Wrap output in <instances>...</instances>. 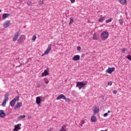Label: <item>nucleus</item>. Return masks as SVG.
Masks as SVG:
<instances>
[{
	"instance_id": "nucleus-44",
	"label": "nucleus",
	"mask_w": 131,
	"mask_h": 131,
	"mask_svg": "<svg viewBox=\"0 0 131 131\" xmlns=\"http://www.w3.org/2000/svg\"><path fill=\"white\" fill-rule=\"evenodd\" d=\"M111 112V111H108L107 113H110Z\"/></svg>"
},
{
	"instance_id": "nucleus-1",
	"label": "nucleus",
	"mask_w": 131,
	"mask_h": 131,
	"mask_svg": "<svg viewBox=\"0 0 131 131\" xmlns=\"http://www.w3.org/2000/svg\"><path fill=\"white\" fill-rule=\"evenodd\" d=\"M85 85H86V83H83V82H77L76 86L78 88L79 90H81V89H85Z\"/></svg>"
},
{
	"instance_id": "nucleus-24",
	"label": "nucleus",
	"mask_w": 131,
	"mask_h": 131,
	"mask_svg": "<svg viewBox=\"0 0 131 131\" xmlns=\"http://www.w3.org/2000/svg\"><path fill=\"white\" fill-rule=\"evenodd\" d=\"M105 20V17H100L98 21L99 22H103Z\"/></svg>"
},
{
	"instance_id": "nucleus-27",
	"label": "nucleus",
	"mask_w": 131,
	"mask_h": 131,
	"mask_svg": "<svg viewBox=\"0 0 131 131\" xmlns=\"http://www.w3.org/2000/svg\"><path fill=\"white\" fill-rule=\"evenodd\" d=\"M35 39H36V35H34L32 37V40H33V41H34Z\"/></svg>"
},
{
	"instance_id": "nucleus-5",
	"label": "nucleus",
	"mask_w": 131,
	"mask_h": 131,
	"mask_svg": "<svg viewBox=\"0 0 131 131\" xmlns=\"http://www.w3.org/2000/svg\"><path fill=\"white\" fill-rule=\"evenodd\" d=\"M20 36V33L19 32H16L13 38V41H16V40H17L18 39V36Z\"/></svg>"
},
{
	"instance_id": "nucleus-11",
	"label": "nucleus",
	"mask_w": 131,
	"mask_h": 131,
	"mask_svg": "<svg viewBox=\"0 0 131 131\" xmlns=\"http://www.w3.org/2000/svg\"><path fill=\"white\" fill-rule=\"evenodd\" d=\"M20 107H22V102H17L14 107V109L16 110L17 108H20Z\"/></svg>"
},
{
	"instance_id": "nucleus-41",
	"label": "nucleus",
	"mask_w": 131,
	"mask_h": 131,
	"mask_svg": "<svg viewBox=\"0 0 131 131\" xmlns=\"http://www.w3.org/2000/svg\"><path fill=\"white\" fill-rule=\"evenodd\" d=\"M36 86L39 88H40V85L39 84H37Z\"/></svg>"
},
{
	"instance_id": "nucleus-15",
	"label": "nucleus",
	"mask_w": 131,
	"mask_h": 131,
	"mask_svg": "<svg viewBox=\"0 0 131 131\" xmlns=\"http://www.w3.org/2000/svg\"><path fill=\"white\" fill-rule=\"evenodd\" d=\"M91 120L92 122H96L97 121V118H96V116H92Z\"/></svg>"
},
{
	"instance_id": "nucleus-3",
	"label": "nucleus",
	"mask_w": 131,
	"mask_h": 131,
	"mask_svg": "<svg viewBox=\"0 0 131 131\" xmlns=\"http://www.w3.org/2000/svg\"><path fill=\"white\" fill-rule=\"evenodd\" d=\"M9 98V93H6L5 94V99L3 100V102L2 103V106L3 107H5L6 106V104H7V100H8Z\"/></svg>"
},
{
	"instance_id": "nucleus-16",
	"label": "nucleus",
	"mask_w": 131,
	"mask_h": 131,
	"mask_svg": "<svg viewBox=\"0 0 131 131\" xmlns=\"http://www.w3.org/2000/svg\"><path fill=\"white\" fill-rule=\"evenodd\" d=\"M8 16H10V14L9 13H4L3 15L2 19L3 20H5V19H6Z\"/></svg>"
},
{
	"instance_id": "nucleus-25",
	"label": "nucleus",
	"mask_w": 131,
	"mask_h": 131,
	"mask_svg": "<svg viewBox=\"0 0 131 131\" xmlns=\"http://www.w3.org/2000/svg\"><path fill=\"white\" fill-rule=\"evenodd\" d=\"M73 21H74L73 18L71 17L70 18V22H69V25H70V24H72V23H73Z\"/></svg>"
},
{
	"instance_id": "nucleus-46",
	"label": "nucleus",
	"mask_w": 131,
	"mask_h": 131,
	"mask_svg": "<svg viewBox=\"0 0 131 131\" xmlns=\"http://www.w3.org/2000/svg\"><path fill=\"white\" fill-rule=\"evenodd\" d=\"M28 118H31V116H30V117H28Z\"/></svg>"
},
{
	"instance_id": "nucleus-40",
	"label": "nucleus",
	"mask_w": 131,
	"mask_h": 131,
	"mask_svg": "<svg viewBox=\"0 0 131 131\" xmlns=\"http://www.w3.org/2000/svg\"><path fill=\"white\" fill-rule=\"evenodd\" d=\"M108 115V113H105L104 115H103V116L104 117H106Z\"/></svg>"
},
{
	"instance_id": "nucleus-19",
	"label": "nucleus",
	"mask_w": 131,
	"mask_h": 131,
	"mask_svg": "<svg viewBox=\"0 0 131 131\" xmlns=\"http://www.w3.org/2000/svg\"><path fill=\"white\" fill-rule=\"evenodd\" d=\"M15 103H16V101L13 100H12L10 101V106L11 107H14V106H15Z\"/></svg>"
},
{
	"instance_id": "nucleus-9",
	"label": "nucleus",
	"mask_w": 131,
	"mask_h": 131,
	"mask_svg": "<svg viewBox=\"0 0 131 131\" xmlns=\"http://www.w3.org/2000/svg\"><path fill=\"white\" fill-rule=\"evenodd\" d=\"M80 59V56L79 55H75L73 58L72 60L73 61H78Z\"/></svg>"
},
{
	"instance_id": "nucleus-8",
	"label": "nucleus",
	"mask_w": 131,
	"mask_h": 131,
	"mask_svg": "<svg viewBox=\"0 0 131 131\" xmlns=\"http://www.w3.org/2000/svg\"><path fill=\"white\" fill-rule=\"evenodd\" d=\"M115 70V68H110L109 67L108 69L106 70L107 73H110V74H111Z\"/></svg>"
},
{
	"instance_id": "nucleus-29",
	"label": "nucleus",
	"mask_w": 131,
	"mask_h": 131,
	"mask_svg": "<svg viewBox=\"0 0 131 131\" xmlns=\"http://www.w3.org/2000/svg\"><path fill=\"white\" fill-rule=\"evenodd\" d=\"M15 102H16L17 100H19V96H16L15 98H14L13 99Z\"/></svg>"
},
{
	"instance_id": "nucleus-38",
	"label": "nucleus",
	"mask_w": 131,
	"mask_h": 131,
	"mask_svg": "<svg viewBox=\"0 0 131 131\" xmlns=\"http://www.w3.org/2000/svg\"><path fill=\"white\" fill-rule=\"evenodd\" d=\"M45 83H46L47 84H48V83H49V81H48V80L45 79Z\"/></svg>"
},
{
	"instance_id": "nucleus-2",
	"label": "nucleus",
	"mask_w": 131,
	"mask_h": 131,
	"mask_svg": "<svg viewBox=\"0 0 131 131\" xmlns=\"http://www.w3.org/2000/svg\"><path fill=\"white\" fill-rule=\"evenodd\" d=\"M51 51H52V44H50L48 48H47V49L46 50V51L44 52L43 54H42L41 55V57H43V56H45V55H48V53H50V52H51Z\"/></svg>"
},
{
	"instance_id": "nucleus-28",
	"label": "nucleus",
	"mask_w": 131,
	"mask_h": 131,
	"mask_svg": "<svg viewBox=\"0 0 131 131\" xmlns=\"http://www.w3.org/2000/svg\"><path fill=\"white\" fill-rule=\"evenodd\" d=\"M111 21H112V19L110 18L108 19H106L105 20V22H106V23H110V22H111Z\"/></svg>"
},
{
	"instance_id": "nucleus-14",
	"label": "nucleus",
	"mask_w": 131,
	"mask_h": 131,
	"mask_svg": "<svg viewBox=\"0 0 131 131\" xmlns=\"http://www.w3.org/2000/svg\"><path fill=\"white\" fill-rule=\"evenodd\" d=\"M47 75H49V72L47 70H45L44 72L41 74V77H43V76H47Z\"/></svg>"
},
{
	"instance_id": "nucleus-32",
	"label": "nucleus",
	"mask_w": 131,
	"mask_h": 131,
	"mask_svg": "<svg viewBox=\"0 0 131 131\" xmlns=\"http://www.w3.org/2000/svg\"><path fill=\"white\" fill-rule=\"evenodd\" d=\"M84 123V121L83 120H81L80 121V125L81 126H82V125Z\"/></svg>"
},
{
	"instance_id": "nucleus-30",
	"label": "nucleus",
	"mask_w": 131,
	"mask_h": 131,
	"mask_svg": "<svg viewBox=\"0 0 131 131\" xmlns=\"http://www.w3.org/2000/svg\"><path fill=\"white\" fill-rule=\"evenodd\" d=\"M61 131H67V130L64 128V126H62L61 128Z\"/></svg>"
},
{
	"instance_id": "nucleus-31",
	"label": "nucleus",
	"mask_w": 131,
	"mask_h": 131,
	"mask_svg": "<svg viewBox=\"0 0 131 131\" xmlns=\"http://www.w3.org/2000/svg\"><path fill=\"white\" fill-rule=\"evenodd\" d=\"M64 100H65L66 102H70V99L66 98V99H64Z\"/></svg>"
},
{
	"instance_id": "nucleus-22",
	"label": "nucleus",
	"mask_w": 131,
	"mask_h": 131,
	"mask_svg": "<svg viewBox=\"0 0 131 131\" xmlns=\"http://www.w3.org/2000/svg\"><path fill=\"white\" fill-rule=\"evenodd\" d=\"M93 38L94 40H97L99 38V37L96 34H94Z\"/></svg>"
},
{
	"instance_id": "nucleus-13",
	"label": "nucleus",
	"mask_w": 131,
	"mask_h": 131,
	"mask_svg": "<svg viewBox=\"0 0 131 131\" xmlns=\"http://www.w3.org/2000/svg\"><path fill=\"white\" fill-rule=\"evenodd\" d=\"M6 116V113L4 112L3 110H0V118H4Z\"/></svg>"
},
{
	"instance_id": "nucleus-12",
	"label": "nucleus",
	"mask_w": 131,
	"mask_h": 131,
	"mask_svg": "<svg viewBox=\"0 0 131 131\" xmlns=\"http://www.w3.org/2000/svg\"><path fill=\"white\" fill-rule=\"evenodd\" d=\"M36 103L37 104V105H39L40 103H41V99L40 98V97H37L36 98Z\"/></svg>"
},
{
	"instance_id": "nucleus-42",
	"label": "nucleus",
	"mask_w": 131,
	"mask_h": 131,
	"mask_svg": "<svg viewBox=\"0 0 131 131\" xmlns=\"http://www.w3.org/2000/svg\"><path fill=\"white\" fill-rule=\"evenodd\" d=\"M53 130V128H50V129L48 130V131H52Z\"/></svg>"
},
{
	"instance_id": "nucleus-43",
	"label": "nucleus",
	"mask_w": 131,
	"mask_h": 131,
	"mask_svg": "<svg viewBox=\"0 0 131 131\" xmlns=\"http://www.w3.org/2000/svg\"><path fill=\"white\" fill-rule=\"evenodd\" d=\"M100 131H108V130L105 129V130H100Z\"/></svg>"
},
{
	"instance_id": "nucleus-45",
	"label": "nucleus",
	"mask_w": 131,
	"mask_h": 131,
	"mask_svg": "<svg viewBox=\"0 0 131 131\" xmlns=\"http://www.w3.org/2000/svg\"><path fill=\"white\" fill-rule=\"evenodd\" d=\"M0 13H2V10L0 9Z\"/></svg>"
},
{
	"instance_id": "nucleus-7",
	"label": "nucleus",
	"mask_w": 131,
	"mask_h": 131,
	"mask_svg": "<svg viewBox=\"0 0 131 131\" xmlns=\"http://www.w3.org/2000/svg\"><path fill=\"white\" fill-rule=\"evenodd\" d=\"M21 124H18L14 126V128L13 129V131H18L19 129H21Z\"/></svg>"
},
{
	"instance_id": "nucleus-33",
	"label": "nucleus",
	"mask_w": 131,
	"mask_h": 131,
	"mask_svg": "<svg viewBox=\"0 0 131 131\" xmlns=\"http://www.w3.org/2000/svg\"><path fill=\"white\" fill-rule=\"evenodd\" d=\"M39 5H43V0H41L39 2Z\"/></svg>"
},
{
	"instance_id": "nucleus-26",
	"label": "nucleus",
	"mask_w": 131,
	"mask_h": 131,
	"mask_svg": "<svg viewBox=\"0 0 131 131\" xmlns=\"http://www.w3.org/2000/svg\"><path fill=\"white\" fill-rule=\"evenodd\" d=\"M119 22L120 25H123V20L120 19H119Z\"/></svg>"
},
{
	"instance_id": "nucleus-21",
	"label": "nucleus",
	"mask_w": 131,
	"mask_h": 131,
	"mask_svg": "<svg viewBox=\"0 0 131 131\" xmlns=\"http://www.w3.org/2000/svg\"><path fill=\"white\" fill-rule=\"evenodd\" d=\"M25 117H26L25 115H21L17 118V119H18V120H20V119H23L25 118Z\"/></svg>"
},
{
	"instance_id": "nucleus-36",
	"label": "nucleus",
	"mask_w": 131,
	"mask_h": 131,
	"mask_svg": "<svg viewBox=\"0 0 131 131\" xmlns=\"http://www.w3.org/2000/svg\"><path fill=\"white\" fill-rule=\"evenodd\" d=\"M77 49V51H81V47L79 46H78Z\"/></svg>"
},
{
	"instance_id": "nucleus-4",
	"label": "nucleus",
	"mask_w": 131,
	"mask_h": 131,
	"mask_svg": "<svg viewBox=\"0 0 131 131\" xmlns=\"http://www.w3.org/2000/svg\"><path fill=\"white\" fill-rule=\"evenodd\" d=\"M108 36L109 33L106 31H104L101 35L102 38H107Z\"/></svg>"
},
{
	"instance_id": "nucleus-17",
	"label": "nucleus",
	"mask_w": 131,
	"mask_h": 131,
	"mask_svg": "<svg viewBox=\"0 0 131 131\" xmlns=\"http://www.w3.org/2000/svg\"><path fill=\"white\" fill-rule=\"evenodd\" d=\"M119 2L123 6H124L126 4V0H119Z\"/></svg>"
},
{
	"instance_id": "nucleus-6",
	"label": "nucleus",
	"mask_w": 131,
	"mask_h": 131,
	"mask_svg": "<svg viewBox=\"0 0 131 131\" xmlns=\"http://www.w3.org/2000/svg\"><path fill=\"white\" fill-rule=\"evenodd\" d=\"M10 25H11V21L10 20H7L4 23L3 26L4 28H7Z\"/></svg>"
},
{
	"instance_id": "nucleus-35",
	"label": "nucleus",
	"mask_w": 131,
	"mask_h": 131,
	"mask_svg": "<svg viewBox=\"0 0 131 131\" xmlns=\"http://www.w3.org/2000/svg\"><path fill=\"white\" fill-rule=\"evenodd\" d=\"M107 85H112V81H110L107 83Z\"/></svg>"
},
{
	"instance_id": "nucleus-20",
	"label": "nucleus",
	"mask_w": 131,
	"mask_h": 131,
	"mask_svg": "<svg viewBox=\"0 0 131 131\" xmlns=\"http://www.w3.org/2000/svg\"><path fill=\"white\" fill-rule=\"evenodd\" d=\"M24 39H25V35H23L20 37L18 40H19V41H21V40H23Z\"/></svg>"
},
{
	"instance_id": "nucleus-34",
	"label": "nucleus",
	"mask_w": 131,
	"mask_h": 131,
	"mask_svg": "<svg viewBox=\"0 0 131 131\" xmlns=\"http://www.w3.org/2000/svg\"><path fill=\"white\" fill-rule=\"evenodd\" d=\"M28 4V6H32V3H31V2H27Z\"/></svg>"
},
{
	"instance_id": "nucleus-37",
	"label": "nucleus",
	"mask_w": 131,
	"mask_h": 131,
	"mask_svg": "<svg viewBox=\"0 0 131 131\" xmlns=\"http://www.w3.org/2000/svg\"><path fill=\"white\" fill-rule=\"evenodd\" d=\"M113 94H114L115 95H116V94H117V91H116V90H114V91H113Z\"/></svg>"
},
{
	"instance_id": "nucleus-23",
	"label": "nucleus",
	"mask_w": 131,
	"mask_h": 131,
	"mask_svg": "<svg viewBox=\"0 0 131 131\" xmlns=\"http://www.w3.org/2000/svg\"><path fill=\"white\" fill-rule=\"evenodd\" d=\"M120 51L122 54H124L125 53V51H126V49H125V48H122L120 49Z\"/></svg>"
},
{
	"instance_id": "nucleus-39",
	"label": "nucleus",
	"mask_w": 131,
	"mask_h": 131,
	"mask_svg": "<svg viewBox=\"0 0 131 131\" xmlns=\"http://www.w3.org/2000/svg\"><path fill=\"white\" fill-rule=\"evenodd\" d=\"M70 1L72 4H74V3H75V0H70Z\"/></svg>"
},
{
	"instance_id": "nucleus-18",
	"label": "nucleus",
	"mask_w": 131,
	"mask_h": 131,
	"mask_svg": "<svg viewBox=\"0 0 131 131\" xmlns=\"http://www.w3.org/2000/svg\"><path fill=\"white\" fill-rule=\"evenodd\" d=\"M99 111H100V110H99V108L95 107L94 110V114H97V113H99Z\"/></svg>"
},
{
	"instance_id": "nucleus-10",
	"label": "nucleus",
	"mask_w": 131,
	"mask_h": 131,
	"mask_svg": "<svg viewBox=\"0 0 131 131\" xmlns=\"http://www.w3.org/2000/svg\"><path fill=\"white\" fill-rule=\"evenodd\" d=\"M61 99H63V100H64V99H66L65 95L63 94H60L56 98V100H61Z\"/></svg>"
}]
</instances>
